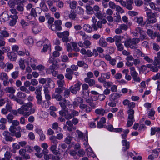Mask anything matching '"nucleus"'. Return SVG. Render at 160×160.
<instances>
[{
	"label": "nucleus",
	"instance_id": "6ab92c4d",
	"mask_svg": "<svg viewBox=\"0 0 160 160\" xmlns=\"http://www.w3.org/2000/svg\"><path fill=\"white\" fill-rule=\"evenodd\" d=\"M95 112L96 114L101 116H103L107 112L106 110L102 108L96 109Z\"/></svg>",
	"mask_w": 160,
	"mask_h": 160
},
{
	"label": "nucleus",
	"instance_id": "2f4dec72",
	"mask_svg": "<svg viewBox=\"0 0 160 160\" xmlns=\"http://www.w3.org/2000/svg\"><path fill=\"white\" fill-rule=\"evenodd\" d=\"M76 132L77 133L78 138L82 140H83V139H84V138H86V134H88L87 133H86V135L85 136H84L83 133L78 130H77Z\"/></svg>",
	"mask_w": 160,
	"mask_h": 160
},
{
	"label": "nucleus",
	"instance_id": "bf43d9fd",
	"mask_svg": "<svg viewBox=\"0 0 160 160\" xmlns=\"http://www.w3.org/2000/svg\"><path fill=\"white\" fill-rule=\"evenodd\" d=\"M8 58L12 61L16 60V58L14 53H8Z\"/></svg>",
	"mask_w": 160,
	"mask_h": 160
},
{
	"label": "nucleus",
	"instance_id": "f257e3e1",
	"mask_svg": "<svg viewBox=\"0 0 160 160\" xmlns=\"http://www.w3.org/2000/svg\"><path fill=\"white\" fill-rule=\"evenodd\" d=\"M33 106L32 103L29 102L22 105L17 110H14L13 113L15 115L19 113L25 117L27 118L30 114H32L35 112V108H32Z\"/></svg>",
	"mask_w": 160,
	"mask_h": 160
},
{
	"label": "nucleus",
	"instance_id": "4d7b16f0",
	"mask_svg": "<svg viewBox=\"0 0 160 160\" xmlns=\"http://www.w3.org/2000/svg\"><path fill=\"white\" fill-rule=\"evenodd\" d=\"M6 118L8 120V122L11 123L14 118V116L12 114L9 113L6 116Z\"/></svg>",
	"mask_w": 160,
	"mask_h": 160
},
{
	"label": "nucleus",
	"instance_id": "1a4fd4ad",
	"mask_svg": "<svg viewBox=\"0 0 160 160\" xmlns=\"http://www.w3.org/2000/svg\"><path fill=\"white\" fill-rule=\"evenodd\" d=\"M70 103L69 101L66 100L65 98L62 101H61L59 102V105L63 109V110L65 111H67V112H68V110L66 108V106L68 105L72 106V105Z\"/></svg>",
	"mask_w": 160,
	"mask_h": 160
},
{
	"label": "nucleus",
	"instance_id": "37998d69",
	"mask_svg": "<svg viewBox=\"0 0 160 160\" xmlns=\"http://www.w3.org/2000/svg\"><path fill=\"white\" fill-rule=\"evenodd\" d=\"M49 139L51 140V142L54 144L53 145L55 144L57 145L58 143V142L57 140V138H56V137L54 136H52L50 137L49 138Z\"/></svg>",
	"mask_w": 160,
	"mask_h": 160
},
{
	"label": "nucleus",
	"instance_id": "a18cd8bd",
	"mask_svg": "<svg viewBox=\"0 0 160 160\" xmlns=\"http://www.w3.org/2000/svg\"><path fill=\"white\" fill-rule=\"evenodd\" d=\"M24 148L26 152L31 153L33 151V148L29 145L26 146Z\"/></svg>",
	"mask_w": 160,
	"mask_h": 160
},
{
	"label": "nucleus",
	"instance_id": "473e14b6",
	"mask_svg": "<svg viewBox=\"0 0 160 160\" xmlns=\"http://www.w3.org/2000/svg\"><path fill=\"white\" fill-rule=\"evenodd\" d=\"M8 77L6 73L4 72H2L0 73V80H8Z\"/></svg>",
	"mask_w": 160,
	"mask_h": 160
},
{
	"label": "nucleus",
	"instance_id": "5fc2aeb1",
	"mask_svg": "<svg viewBox=\"0 0 160 160\" xmlns=\"http://www.w3.org/2000/svg\"><path fill=\"white\" fill-rule=\"evenodd\" d=\"M115 9L116 11L118 12H119L120 13L122 14L124 12V11L122 8L119 5H117Z\"/></svg>",
	"mask_w": 160,
	"mask_h": 160
},
{
	"label": "nucleus",
	"instance_id": "7ed1b4c3",
	"mask_svg": "<svg viewBox=\"0 0 160 160\" xmlns=\"http://www.w3.org/2000/svg\"><path fill=\"white\" fill-rule=\"evenodd\" d=\"M57 34L58 38H62V40L64 42H67L68 41V37L69 33L68 31H65L62 32H58Z\"/></svg>",
	"mask_w": 160,
	"mask_h": 160
},
{
	"label": "nucleus",
	"instance_id": "4c0bfd02",
	"mask_svg": "<svg viewBox=\"0 0 160 160\" xmlns=\"http://www.w3.org/2000/svg\"><path fill=\"white\" fill-rule=\"evenodd\" d=\"M160 57H155V59L153 62V65L155 66H158V67H160V65L159 64L160 63Z\"/></svg>",
	"mask_w": 160,
	"mask_h": 160
},
{
	"label": "nucleus",
	"instance_id": "c03bdc74",
	"mask_svg": "<svg viewBox=\"0 0 160 160\" xmlns=\"http://www.w3.org/2000/svg\"><path fill=\"white\" fill-rule=\"evenodd\" d=\"M72 139V137L71 136L68 135L66 137L64 140V142L67 144H69L71 142Z\"/></svg>",
	"mask_w": 160,
	"mask_h": 160
},
{
	"label": "nucleus",
	"instance_id": "052dcab7",
	"mask_svg": "<svg viewBox=\"0 0 160 160\" xmlns=\"http://www.w3.org/2000/svg\"><path fill=\"white\" fill-rule=\"evenodd\" d=\"M122 145L126 147V149H128L129 148V142L126 140H123L122 141Z\"/></svg>",
	"mask_w": 160,
	"mask_h": 160
},
{
	"label": "nucleus",
	"instance_id": "09e8293b",
	"mask_svg": "<svg viewBox=\"0 0 160 160\" xmlns=\"http://www.w3.org/2000/svg\"><path fill=\"white\" fill-rule=\"evenodd\" d=\"M72 46L73 48V50L76 52H78L80 51V49L78 47L77 44L75 42H72Z\"/></svg>",
	"mask_w": 160,
	"mask_h": 160
},
{
	"label": "nucleus",
	"instance_id": "20e7f679",
	"mask_svg": "<svg viewBox=\"0 0 160 160\" xmlns=\"http://www.w3.org/2000/svg\"><path fill=\"white\" fill-rule=\"evenodd\" d=\"M62 24V21L59 19L55 20L54 22V25H52V30L56 32L57 31H61L62 29L61 25Z\"/></svg>",
	"mask_w": 160,
	"mask_h": 160
},
{
	"label": "nucleus",
	"instance_id": "b1692460",
	"mask_svg": "<svg viewBox=\"0 0 160 160\" xmlns=\"http://www.w3.org/2000/svg\"><path fill=\"white\" fill-rule=\"evenodd\" d=\"M4 157L2 158L1 160H10L12 154L10 152L7 151L4 154Z\"/></svg>",
	"mask_w": 160,
	"mask_h": 160
},
{
	"label": "nucleus",
	"instance_id": "39448f33",
	"mask_svg": "<svg viewBox=\"0 0 160 160\" xmlns=\"http://www.w3.org/2000/svg\"><path fill=\"white\" fill-rule=\"evenodd\" d=\"M26 62L28 64L30 65L33 70H35L37 69V66L36 64L37 63V61L35 58L29 57Z\"/></svg>",
	"mask_w": 160,
	"mask_h": 160
},
{
	"label": "nucleus",
	"instance_id": "603ef678",
	"mask_svg": "<svg viewBox=\"0 0 160 160\" xmlns=\"http://www.w3.org/2000/svg\"><path fill=\"white\" fill-rule=\"evenodd\" d=\"M86 9L87 10V12L88 14H92L93 12V8L92 7L90 6L87 5L86 6Z\"/></svg>",
	"mask_w": 160,
	"mask_h": 160
},
{
	"label": "nucleus",
	"instance_id": "774afa93",
	"mask_svg": "<svg viewBox=\"0 0 160 160\" xmlns=\"http://www.w3.org/2000/svg\"><path fill=\"white\" fill-rule=\"evenodd\" d=\"M56 5L59 8H62L64 5L63 2L60 0H58L56 2Z\"/></svg>",
	"mask_w": 160,
	"mask_h": 160
},
{
	"label": "nucleus",
	"instance_id": "4468645a",
	"mask_svg": "<svg viewBox=\"0 0 160 160\" xmlns=\"http://www.w3.org/2000/svg\"><path fill=\"white\" fill-rule=\"evenodd\" d=\"M9 17L12 19L10 21L9 25L10 26H13L16 24L17 20L18 18V16L17 15H11Z\"/></svg>",
	"mask_w": 160,
	"mask_h": 160
},
{
	"label": "nucleus",
	"instance_id": "c85d7f7f",
	"mask_svg": "<svg viewBox=\"0 0 160 160\" xmlns=\"http://www.w3.org/2000/svg\"><path fill=\"white\" fill-rule=\"evenodd\" d=\"M99 45L101 47H105L107 46V43L103 38H101L99 41Z\"/></svg>",
	"mask_w": 160,
	"mask_h": 160
},
{
	"label": "nucleus",
	"instance_id": "72a5a7b5",
	"mask_svg": "<svg viewBox=\"0 0 160 160\" xmlns=\"http://www.w3.org/2000/svg\"><path fill=\"white\" fill-rule=\"evenodd\" d=\"M70 90L69 88V89L68 88L64 89V91L63 92V95L65 99L68 98L70 94Z\"/></svg>",
	"mask_w": 160,
	"mask_h": 160
},
{
	"label": "nucleus",
	"instance_id": "bb28decb",
	"mask_svg": "<svg viewBox=\"0 0 160 160\" xmlns=\"http://www.w3.org/2000/svg\"><path fill=\"white\" fill-rule=\"evenodd\" d=\"M52 98L56 99L58 101H61L63 99L62 96L60 95V94H56L53 93L52 95Z\"/></svg>",
	"mask_w": 160,
	"mask_h": 160
},
{
	"label": "nucleus",
	"instance_id": "0eeeda50",
	"mask_svg": "<svg viewBox=\"0 0 160 160\" xmlns=\"http://www.w3.org/2000/svg\"><path fill=\"white\" fill-rule=\"evenodd\" d=\"M81 84L82 83L80 82H78L74 86H72L70 87L69 89L71 92L73 94H76L77 91H79L80 90V86Z\"/></svg>",
	"mask_w": 160,
	"mask_h": 160
},
{
	"label": "nucleus",
	"instance_id": "a19ab883",
	"mask_svg": "<svg viewBox=\"0 0 160 160\" xmlns=\"http://www.w3.org/2000/svg\"><path fill=\"white\" fill-rule=\"evenodd\" d=\"M5 66L6 67V68L5 71L7 72L11 70L12 69L13 67V65L9 62H7Z\"/></svg>",
	"mask_w": 160,
	"mask_h": 160
},
{
	"label": "nucleus",
	"instance_id": "6e6552de",
	"mask_svg": "<svg viewBox=\"0 0 160 160\" xmlns=\"http://www.w3.org/2000/svg\"><path fill=\"white\" fill-rule=\"evenodd\" d=\"M133 3V0H126V2L124 1L122 4V6L125 7L129 10H131L133 9L132 4Z\"/></svg>",
	"mask_w": 160,
	"mask_h": 160
},
{
	"label": "nucleus",
	"instance_id": "7c9ffc66",
	"mask_svg": "<svg viewBox=\"0 0 160 160\" xmlns=\"http://www.w3.org/2000/svg\"><path fill=\"white\" fill-rule=\"evenodd\" d=\"M57 147V145H52L50 148L52 153L56 155H57L58 153V151L56 149Z\"/></svg>",
	"mask_w": 160,
	"mask_h": 160
},
{
	"label": "nucleus",
	"instance_id": "2eb2a0df",
	"mask_svg": "<svg viewBox=\"0 0 160 160\" xmlns=\"http://www.w3.org/2000/svg\"><path fill=\"white\" fill-rule=\"evenodd\" d=\"M83 102V99L81 97H77L75 101L73 102L74 107H77L79 104H80Z\"/></svg>",
	"mask_w": 160,
	"mask_h": 160
},
{
	"label": "nucleus",
	"instance_id": "f3484780",
	"mask_svg": "<svg viewBox=\"0 0 160 160\" xmlns=\"http://www.w3.org/2000/svg\"><path fill=\"white\" fill-rule=\"evenodd\" d=\"M77 14L74 10H71L68 15V17L71 20L75 21L77 19Z\"/></svg>",
	"mask_w": 160,
	"mask_h": 160
},
{
	"label": "nucleus",
	"instance_id": "393cba45",
	"mask_svg": "<svg viewBox=\"0 0 160 160\" xmlns=\"http://www.w3.org/2000/svg\"><path fill=\"white\" fill-rule=\"evenodd\" d=\"M83 30L88 33L91 32L92 31V28L89 24H85L83 27Z\"/></svg>",
	"mask_w": 160,
	"mask_h": 160
},
{
	"label": "nucleus",
	"instance_id": "c756f323",
	"mask_svg": "<svg viewBox=\"0 0 160 160\" xmlns=\"http://www.w3.org/2000/svg\"><path fill=\"white\" fill-rule=\"evenodd\" d=\"M134 111L132 109H129L128 111V119H134Z\"/></svg>",
	"mask_w": 160,
	"mask_h": 160
},
{
	"label": "nucleus",
	"instance_id": "dca6fc26",
	"mask_svg": "<svg viewBox=\"0 0 160 160\" xmlns=\"http://www.w3.org/2000/svg\"><path fill=\"white\" fill-rule=\"evenodd\" d=\"M4 91L6 93L14 94L16 92L14 87H7L5 88Z\"/></svg>",
	"mask_w": 160,
	"mask_h": 160
},
{
	"label": "nucleus",
	"instance_id": "338daca9",
	"mask_svg": "<svg viewBox=\"0 0 160 160\" xmlns=\"http://www.w3.org/2000/svg\"><path fill=\"white\" fill-rule=\"evenodd\" d=\"M155 114V111L153 108H152L150 110L148 113V116L149 118L153 117Z\"/></svg>",
	"mask_w": 160,
	"mask_h": 160
},
{
	"label": "nucleus",
	"instance_id": "c9c22d12",
	"mask_svg": "<svg viewBox=\"0 0 160 160\" xmlns=\"http://www.w3.org/2000/svg\"><path fill=\"white\" fill-rule=\"evenodd\" d=\"M19 64L21 69L22 70H24L25 68L24 60L20 59L19 61Z\"/></svg>",
	"mask_w": 160,
	"mask_h": 160
},
{
	"label": "nucleus",
	"instance_id": "0e129e2a",
	"mask_svg": "<svg viewBox=\"0 0 160 160\" xmlns=\"http://www.w3.org/2000/svg\"><path fill=\"white\" fill-rule=\"evenodd\" d=\"M119 27L122 31V30L126 31L127 30L128 28V26L124 24H122L120 25Z\"/></svg>",
	"mask_w": 160,
	"mask_h": 160
},
{
	"label": "nucleus",
	"instance_id": "cd10ccee",
	"mask_svg": "<svg viewBox=\"0 0 160 160\" xmlns=\"http://www.w3.org/2000/svg\"><path fill=\"white\" fill-rule=\"evenodd\" d=\"M24 43L27 45H30L33 43V40L31 37H29L28 38H26L24 40Z\"/></svg>",
	"mask_w": 160,
	"mask_h": 160
},
{
	"label": "nucleus",
	"instance_id": "aec40b11",
	"mask_svg": "<svg viewBox=\"0 0 160 160\" xmlns=\"http://www.w3.org/2000/svg\"><path fill=\"white\" fill-rule=\"evenodd\" d=\"M85 81L86 82L88 83L90 87L93 86L95 84V81L94 79H91L88 78H85Z\"/></svg>",
	"mask_w": 160,
	"mask_h": 160
},
{
	"label": "nucleus",
	"instance_id": "423d86ee",
	"mask_svg": "<svg viewBox=\"0 0 160 160\" xmlns=\"http://www.w3.org/2000/svg\"><path fill=\"white\" fill-rule=\"evenodd\" d=\"M111 74L110 72L101 73V76L99 77L98 80L100 82H105L106 79H109L110 78Z\"/></svg>",
	"mask_w": 160,
	"mask_h": 160
},
{
	"label": "nucleus",
	"instance_id": "a878e982",
	"mask_svg": "<svg viewBox=\"0 0 160 160\" xmlns=\"http://www.w3.org/2000/svg\"><path fill=\"white\" fill-rule=\"evenodd\" d=\"M86 152L88 157L94 158L95 156V155L91 148H88L86 149Z\"/></svg>",
	"mask_w": 160,
	"mask_h": 160
},
{
	"label": "nucleus",
	"instance_id": "ea45409f",
	"mask_svg": "<svg viewBox=\"0 0 160 160\" xmlns=\"http://www.w3.org/2000/svg\"><path fill=\"white\" fill-rule=\"evenodd\" d=\"M17 96L18 98L22 99H24L26 97V94L21 91H19L17 93Z\"/></svg>",
	"mask_w": 160,
	"mask_h": 160
},
{
	"label": "nucleus",
	"instance_id": "69168bd1",
	"mask_svg": "<svg viewBox=\"0 0 160 160\" xmlns=\"http://www.w3.org/2000/svg\"><path fill=\"white\" fill-rule=\"evenodd\" d=\"M128 119L127 126L128 127H130L132 125L135 120L134 119Z\"/></svg>",
	"mask_w": 160,
	"mask_h": 160
},
{
	"label": "nucleus",
	"instance_id": "ddd939ff",
	"mask_svg": "<svg viewBox=\"0 0 160 160\" xmlns=\"http://www.w3.org/2000/svg\"><path fill=\"white\" fill-rule=\"evenodd\" d=\"M121 94L117 93H113L109 96V99L111 101H115L116 100L120 98Z\"/></svg>",
	"mask_w": 160,
	"mask_h": 160
},
{
	"label": "nucleus",
	"instance_id": "f8f14e48",
	"mask_svg": "<svg viewBox=\"0 0 160 160\" xmlns=\"http://www.w3.org/2000/svg\"><path fill=\"white\" fill-rule=\"evenodd\" d=\"M67 73L65 74V78L70 80L72 78V75L73 74L74 72L71 69L69 68H67L66 70Z\"/></svg>",
	"mask_w": 160,
	"mask_h": 160
},
{
	"label": "nucleus",
	"instance_id": "864d4df0",
	"mask_svg": "<svg viewBox=\"0 0 160 160\" xmlns=\"http://www.w3.org/2000/svg\"><path fill=\"white\" fill-rule=\"evenodd\" d=\"M89 91H87L86 92L82 91V97L84 98H87L89 97Z\"/></svg>",
	"mask_w": 160,
	"mask_h": 160
},
{
	"label": "nucleus",
	"instance_id": "3c124183",
	"mask_svg": "<svg viewBox=\"0 0 160 160\" xmlns=\"http://www.w3.org/2000/svg\"><path fill=\"white\" fill-rule=\"evenodd\" d=\"M69 4L70 8L72 9H74L75 8L77 3L76 1H74L70 2Z\"/></svg>",
	"mask_w": 160,
	"mask_h": 160
},
{
	"label": "nucleus",
	"instance_id": "de8ad7c7",
	"mask_svg": "<svg viewBox=\"0 0 160 160\" xmlns=\"http://www.w3.org/2000/svg\"><path fill=\"white\" fill-rule=\"evenodd\" d=\"M48 62L49 63H52L53 65H54V66L56 65L57 64V62L55 60V58L53 57H51L50 58Z\"/></svg>",
	"mask_w": 160,
	"mask_h": 160
},
{
	"label": "nucleus",
	"instance_id": "6e6d98bb",
	"mask_svg": "<svg viewBox=\"0 0 160 160\" xmlns=\"http://www.w3.org/2000/svg\"><path fill=\"white\" fill-rule=\"evenodd\" d=\"M36 98L37 99V102L38 104H41L42 102V98L41 95L36 96Z\"/></svg>",
	"mask_w": 160,
	"mask_h": 160
},
{
	"label": "nucleus",
	"instance_id": "e2e57ef3",
	"mask_svg": "<svg viewBox=\"0 0 160 160\" xmlns=\"http://www.w3.org/2000/svg\"><path fill=\"white\" fill-rule=\"evenodd\" d=\"M57 82L58 85L59 87L63 88V85L65 84L64 80H58Z\"/></svg>",
	"mask_w": 160,
	"mask_h": 160
},
{
	"label": "nucleus",
	"instance_id": "a211bd4d",
	"mask_svg": "<svg viewBox=\"0 0 160 160\" xmlns=\"http://www.w3.org/2000/svg\"><path fill=\"white\" fill-rule=\"evenodd\" d=\"M92 27L94 30L96 31L98 28H102V24L100 20L98 22L97 24H92Z\"/></svg>",
	"mask_w": 160,
	"mask_h": 160
},
{
	"label": "nucleus",
	"instance_id": "13d9d810",
	"mask_svg": "<svg viewBox=\"0 0 160 160\" xmlns=\"http://www.w3.org/2000/svg\"><path fill=\"white\" fill-rule=\"evenodd\" d=\"M0 33L4 38H7L9 35V33L6 30L1 31Z\"/></svg>",
	"mask_w": 160,
	"mask_h": 160
},
{
	"label": "nucleus",
	"instance_id": "9d476101",
	"mask_svg": "<svg viewBox=\"0 0 160 160\" xmlns=\"http://www.w3.org/2000/svg\"><path fill=\"white\" fill-rule=\"evenodd\" d=\"M79 46L81 48L85 47L86 48H90L91 45V42L88 40H86L83 43L82 42H79L78 43Z\"/></svg>",
	"mask_w": 160,
	"mask_h": 160
},
{
	"label": "nucleus",
	"instance_id": "58836bf2",
	"mask_svg": "<svg viewBox=\"0 0 160 160\" xmlns=\"http://www.w3.org/2000/svg\"><path fill=\"white\" fill-rule=\"evenodd\" d=\"M17 129L19 130V132H15L13 134H12V136H15L17 138H19L21 137V134L20 132L21 131V127L20 126H18L17 127Z\"/></svg>",
	"mask_w": 160,
	"mask_h": 160
},
{
	"label": "nucleus",
	"instance_id": "680f3d73",
	"mask_svg": "<svg viewBox=\"0 0 160 160\" xmlns=\"http://www.w3.org/2000/svg\"><path fill=\"white\" fill-rule=\"evenodd\" d=\"M117 46V50L118 51H121L123 49V46L121 42L116 45Z\"/></svg>",
	"mask_w": 160,
	"mask_h": 160
},
{
	"label": "nucleus",
	"instance_id": "f03ea898",
	"mask_svg": "<svg viewBox=\"0 0 160 160\" xmlns=\"http://www.w3.org/2000/svg\"><path fill=\"white\" fill-rule=\"evenodd\" d=\"M140 40L138 38H133L127 39L124 42V45L125 47L127 48H137V44L138 43Z\"/></svg>",
	"mask_w": 160,
	"mask_h": 160
},
{
	"label": "nucleus",
	"instance_id": "8fccbe9b",
	"mask_svg": "<svg viewBox=\"0 0 160 160\" xmlns=\"http://www.w3.org/2000/svg\"><path fill=\"white\" fill-rule=\"evenodd\" d=\"M149 5L151 8L156 11H157L159 12H160V8L158 7H156L154 3L153 2L150 3H149Z\"/></svg>",
	"mask_w": 160,
	"mask_h": 160
},
{
	"label": "nucleus",
	"instance_id": "79ce46f5",
	"mask_svg": "<svg viewBox=\"0 0 160 160\" xmlns=\"http://www.w3.org/2000/svg\"><path fill=\"white\" fill-rule=\"evenodd\" d=\"M54 18H49L48 21V27L49 28L52 30V25H54L53 22L54 21Z\"/></svg>",
	"mask_w": 160,
	"mask_h": 160
},
{
	"label": "nucleus",
	"instance_id": "9b49d317",
	"mask_svg": "<svg viewBox=\"0 0 160 160\" xmlns=\"http://www.w3.org/2000/svg\"><path fill=\"white\" fill-rule=\"evenodd\" d=\"M4 139L6 141L12 142L13 141V138L10 136L11 133L8 131H5L2 132Z\"/></svg>",
	"mask_w": 160,
	"mask_h": 160
},
{
	"label": "nucleus",
	"instance_id": "5701e85b",
	"mask_svg": "<svg viewBox=\"0 0 160 160\" xmlns=\"http://www.w3.org/2000/svg\"><path fill=\"white\" fill-rule=\"evenodd\" d=\"M44 91L46 99L47 101H49L51 99V96L49 94V91L48 89L47 88H45Z\"/></svg>",
	"mask_w": 160,
	"mask_h": 160
},
{
	"label": "nucleus",
	"instance_id": "412c9836",
	"mask_svg": "<svg viewBox=\"0 0 160 160\" xmlns=\"http://www.w3.org/2000/svg\"><path fill=\"white\" fill-rule=\"evenodd\" d=\"M123 36L119 35H115L114 37V42H115V44L121 42L122 40L123 39Z\"/></svg>",
	"mask_w": 160,
	"mask_h": 160
},
{
	"label": "nucleus",
	"instance_id": "f704fd0d",
	"mask_svg": "<svg viewBox=\"0 0 160 160\" xmlns=\"http://www.w3.org/2000/svg\"><path fill=\"white\" fill-rule=\"evenodd\" d=\"M116 16L113 17V21L116 22H120L121 21V18L119 12L116 13Z\"/></svg>",
	"mask_w": 160,
	"mask_h": 160
},
{
	"label": "nucleus",
	"instance_id": "e433bc0d",
	"mask_svg": "<svg viewBox=\"0 0 160 160\" xmlns=\"http://www.w3.org/2000/svg\"><path fill=\"white\" fill-rule=\"evenodd\" d=\"M77 65L80 67L83 66L85 68H87L88 67V65L85 63L83 61H78L77 62Z\"/></svg>",
	"mask_w": 160,
	"mask_h": 160
},
{
	"label": "nucleus",
	"instance_id": "4be33fe9",
	"mask_svg": "<svg viewBox=\"0 0 160 160\" xmlns=\"http://www.w3.org/2000/svg\"><path fill=\"white\" fill-rule=\"evenodd\" d=\"M9 18V15L8 13L7 12H3L1 16L0 19L2 22H5L8 20Z\"/></svg>",
	"mask_w": 160,
	"mask_h": 160
},
{
	"label": "nucleus",
	"instance_id": "49530a36",
	"mask_svg": "<svg viewBox=\"0 0 160 160\" xmlns=\"http://www.w3.org/2000/svg\"><path fill=\"white\" fill-rule=\"evenodd\" d=\"M157 22V19L155 18H147L146 22L147 23H154Z\"/></svg>",
	"mask_w": 160,
	"mask_h": 160
}]
</instances>
